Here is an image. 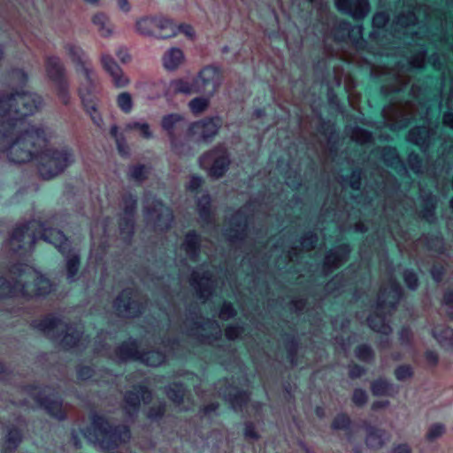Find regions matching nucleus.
<instances>
[{
  "label": "nucleus",
  "mask_w": 453,
  "mask_h": 453,
  "mask_svg": "<svg viewBox=\"0 0 453 453\" xmlns=\"http://www.w3.org/2000/svg\"><path fill=\"white\" fill-rule=\"evenodd\" d=\"M42 105V98L21 89L8 97L0 98V155L11 162L21 164L35 158L43 179H51L73 161L67 149L49 148L46 132L42 125L27 119Z\"/></svg>",
  "instance_id": "obj_1"
},
{
  "label": "nucleus",
  "mask_w": 453,
  "mask_h": 453,
  "mask_svg": "<svg viewBox=\"0 0 453 453\" xmlns=\"http://www.w3.org/2000/svg\"><path fill=\"white\" fill-rule=\"evenodd\" d=\"M52 243L66 257L67 277L73 280L79 267V257L75 252H71L68 240L62 232L56 229L45 228L39 221L33 220L27 225L18 227L13 232L10 242L13 250H30L39 239Z\"/></svg>",
  "instance_id": "obj_2"
},
{
  "label": "nucleus",
  "mask_w": 453,
  "mask_h": 453,
  "mask_svg": "<svg viewBox=\"0 0 453 453\" xmlns=\"http://www.w3.org/2000/svg\"><path fill=\"white\" fill-rule=\"evenodd\" d=\"M19 278L14 284L0 278L1 297L43 296L51 291L49 280L31 266L22 268Z\"/></svg>",
  "instance_id": "obj_3"
},
{
  "label": "nucleus",
  "mask_w": 453,
  "mask_h": 453,
  "mask_svg": "<svg viewBox=\"0 0 453 453\" xmlns=\"http://www.w3.org/2000/svg\"><path fill=\"white\" fill-rule=\"evenodd\" d=\"M65 50L72 60L79 65L77 70L84 80L79 88L82 104L86 111L90 114L93 122L96 126L100 127L102 124V118L97 112L95 104L96 88L94 82L93 72L87 64V57L79 46L73 43L67 44L65 46Z\"/></svg>",
  "instance_id": "obj_4"
},
{
  "label": "nucleus",
  "mask_w": 453,
  "mask_h": 453,
  "mask_svg": "<svg viewBox=\"0 0 453 453\" xmlns=\"http://www.w3.org/2000/svg\"><path fill=\"white\" fill-rule=\"evenodd\" d=\"M83 435L93 444L102 449H110L119 443L129 440L130 433L127 426H121L112 428L109 423L100 416H94L91 427L83 432Z\"/></svg>",
  "instance_id": "obj_5"
},
{
  "label": "nucleus",
  "mask_w": 453,
  "mask_h": 453,
  "mask_svg": "<svg viewBox=\"0 0 453 453\" xmlns=\"http://www.w3.org/2000/svg\"><path fill=\"white\" fill-rule=\"evenodd\" d=\"M35 326L52 339L62 337L61 341L65 345L75 346L80 338L78 332H70L71 328H68L60 319L52 316L46 317Z\"/></svg>",
  "instance_id": "obj_6"
},
{
  "label": "nucleus",
  "mask_w": 453,
  "mask_h": 453,
  "mask_svg": "<svg viewBox=\"0 0 453 453\" xmlns=\"http://www.w3.org/2000/svg\"><path fill=\"white\" fill-rule=\"evenodd\" d=\"M45 69L50 80L54 82L58 97L64 104L68 102V83L65 78L64 67L57 57H48L45 62Z\"/></svg>",
  "instance_id": "obj_7"
},
{
  "label": "nucleus",
  "mask_w": 453,
  "mask_h": 453,
  "mask_svg": "<svg viewBox=\"0 0 453 453\" xmlns=\"http://www.w3.org/2000/svg\"><path fill=\"white\" fill-rule=\"evenodd\" d=\"M229 160L225 148L219 147L203 155L200 165L212 177H220L226 171Z\"/></svg>",
  "instance_id": "obj_8"
},
{
  "label": "nucleus",
  "mask_w": 453,
  "mask_h": 453,
  "mask_svg": "<svg viewBox=\"0 0 453 453\" xmlns=\"http://www.w3.org/2000/svg\"><path fill=\"white\" fill-rule=\"evenodd\" d=\"M221 125L219 117L196 121L189 126L188 135L196 141H207L216 135Z\"/></svg>",
  "instance_id": "obj_9"
},
{
  "label": "nucleus",
  "mask_w": 453,
  "mask_h": 453,
  "mask_svg": "<svg viewBox=\"0 0 453 453\" xmlns=\"http://www.w3.org/2000/svg\"><path fill=\"white\" fill-rule=\"evenodd\" d=\"M123 358H139L147 365L157 366L165 361V356L160 351H148L139 356L134 342L124 343L119 348Z\"/></svg>",
  "instance_id": "obj_10"
},
{
  "label": "nucleus",
  "mask_w": 453,
  "mask_h": 453,
  "mask_svg": "<svg viewBox=\"0 0 453 453\" xmlns=\"http://www.w3.org/2000/svg\"><path fill=\"white\" fill-rule=\"evenodd\" d=\"M337 9L355 19H363L369 12L368 0H335Z\"/></svg>",
  "instance_id": "obj_11"
},
{
  "label": "nucleus",
  "mask_w": 453,
  "mask_h": 453,
  "mask_svg": "<svg viewBox=\"0 0 453 453\" xmlns=\"http://www.w3.org/2000/svg\"><path fill=\"white\" fill-rule=\"evenodd\" d=\"M101 62L104 69L111 75L116 87L123 88L128 85L129 79L110 55H103Z\"/></svg>",
  "instance_id": "obj_12"
},
{
  "label": "nucleus",
  "mask_w": 453,
  "mask_h": 453,
  "mask_svg": "<svg viewBox=\"0 0 453 453\" xmlns=\"http://www.w3.org/2000/svg\"><path fill=\"white\" fill-rule=\"evenodd\" d=\"M196 81L199 84L200 92L204 91L209 87H211L212 91H214L219 84L220 74L217 68L206 66L201 70Z\"/></svg>",
  "instance_id": "obj_13"
},
{
  "label": "nucleus",
  "mask_w": 453,
  "mask_h": 453,
  "mask_svg": "<svg viewBox=\"0 0 453 453\" xmlns=\"http://www.w3.org/2000/svg\"><path fill=\"white\" fill-rule=\"evenodd\" d=\"M167 93L173 94H185L192 95L200 93L199 84L196 82V78H182L172 81L167 88Z\"/></svg>",
  "instance_id": "obj_14"
},
{
  "label": "nucleus",
  "mask_w": 453,
  "mask_h": 453,
  "mask_svg": "<svg viewBox=\"0 0 453 453\" xmlns=\"http://www.w3.org/2000/svg\"><path fill=\"white\" fill-rule=\"evenodd\" d=\"M114 306L118 312L126 317H134L136 315L137 303L132 298V291L124 290L116 299Z\"/></svg>",
  "instance_id": "obj_15"
},
{
  "label": "nucleus",
  "mask_w": 453,
  "mask_h": 453,
  "mask_svg": "<svg viewBox=\"0 0 453 453\" xmlns=\"http://www.w3.org/2000/svg\"><path fill=\"white\" fill-rule=\"evenodd\" d=\"M165 69L173 71L180 66L185 61L183 51L180 48H171L165 51L162 58Z\"/></svg>",
  "instance_id": "obj_16"
},
{
  "label": "nucleus",
  "mask_w": 453,
  "mask_h": 453,
  "mask_svg": "<svg viewBox=\"0 0 453 453\" xmlns=\"http://www.w3.org/2000/svg\"><path fill=\"white\" fill-rule=\"evenodd\" d=\"M157 37L170 38L178 34L177 26L173 21L162 15L157 16Z\"/></svg>",
  "instance_id": "obj_17"
},
{
  "label": "nucleus",
  "mask_w": 453,
  "mask_h": 453,
  "mask_svg": "<svg viewBox=\"0 0 453 453\" xmlns=\"http://www.w3.org/2000/svg\"><path fill=\"white\" fill-rule=\"evenodd\" d=\"M184 125V119L182 116L179 114H168L165 116L162 119V127L165 130L168 134L171 136L172 144H174V133L177 129L182 127Z\"/></svg>",
  "instance_id": "obj_18"
},
{
  "label": "nucleus",
  "mask_w": 453,
  "mask_h": 453,
  "mask_svg": "<svg viewBox=\"0 0 453 453\" xmlns=\"http://www.w3.org/2000/svg\"><path fill=\"white\" fill-rule=\"evenodd\" d=\"M157 16L142 17L135 23V30L142 35L157 36Z\"/></svg>",
  "instance_id": "obj_19"
},
{
  "label": "nucleus",
  "mask_w": 453,
  "mask_h": 453,
  "mask_svg": "<svg viewBox=\"0 0 453 453\" xmlns=\"http://www.w3.org/2000/svg\"><path fill=\"white\" fill-rule=\"evenodd\" d=\"M92 21L101 36L109 37L113 34V27L104 13L94 15Z\"/></svg>",
  "instance_id": "obj_20"
},
{
  "label": "nucleus",
  "mask_w": 453,
  "mask_h": 453,
  "mask_svg": "<svg viewBox=\"0 0 453 453\" xmlns=\"http://www.w3.org/2000/svg\"><path fill=\"white\" fill-rule=\"evenodd\" d=\"M191 284L198 289L201 296H208L211 294L213 281L208 276H203L198 279L196 273H195L191 279Z\"/></svg>",
  "instance_id": "obj_21"
},
{
  "label": "nucleus",
  "mask_w": 453,
  "mask_h": 453,
  "mask_svg": "<svg viewBox=\"0 0 453 453\" xmlns=\"http://www.w3.org/2000/svg\"><path fill=\"white\" fill-rule=\"evenodd\" d=\"M125 132L136 131L144 138H151L152 132L150 131V125L143 120H131L125 125Z\"/></svg>",
  "instance_id": "obj_22"
},
{
  "label": "nucleus",
  "mask_w": 453,
  "mask_h": 453,
  "mask_svg": "<svg viewBox=\"0 0 453 453\" xmlns=\"http://www.w3.org/2000/svg\"><path fill=\"white\" fill-rule=\"evenodd\" d=\"M434 337L443 346L453 349V330L449 327H436Z\"/></svg>",
  "instance_id": "obj_23"
},
{
  "label": "nucleus",
  "mask_w": 453,
  "mask_h": 453,
  "mask_svg": "<svg viewBox=\"0 0 453 453\" xmlns=\"http://www.w3.org/2000/svg\"><path fill=\"white\" fill-rule=\"evenodd\" d=\"M410 142L423 146L428 139V130L426 127H417L412 128L408 134Z\"/></svg>",
  "instance_id": "obj_24"
},
{
  "label": "nucleus",
  "mask_w": 453,
  "mask_h": 453,
  "mask_svg": "<svg viewBox=\"0 0 453 453\" xmlns=\"http://www.w3.org/2000/svg\"><path fill=\"white\" fill-rule=\"evenodd\" d=\"M368 323L370 327L379 333L383 334H388L391 332L390 326L386 322L385 318L380 315H372L368 319Z\"/></svg>",
  "instance_id": "obj_25"
},
{
  "label": "nucleus",
  "mask_w": 453,
  "mask_h": 453,
  "mask_svg": "<svg viewBox=\"0 0 453 453\" xmlns=\"http://www.w3.org/2000/svg\"><path fill=\"white\" fill-rule=\"evenodd\" d=\"M135 207V200L132 197L129 198L127 207H126V215H127V221L124 226H120V231L122 234H130L133 232L134 228V222L132 219V215L134 212Z\"/></svg>",
  "instance_id": "obj_26"
},
{
  "label": "nucleus",
  "mask_w": 453,
  "mask_h": 453,
  "mask_svg": "<svg viewBox=\"0 0 453 453\" xmlns=\"http://www.w3.org/2000/svg\"><path fill=\"white\" fill-rule=\"evenodd\" d=\"M197 243H198V236L196 233H188L183 243L184 250L186 253L191 257L195 258L197 253Z\"/></svg>",
  "instance_id": "obj_27"
},
{
  "label": "nucleus",
  "mask_w": 453,
  "mask_h": 453,
  "mask_svg": "<svg viewBox=\"0 0 453 453\" xmlns=\"http://www.w3.org/2000/svg\"><path fill=\"white\" fill-rule=\"evenodd\" d=\"M372 390L376 395H389L395 392L393 386L384 380H376L372 386Z\"/></svg>",
  "instance_id": "obj_28"
},
{
  "label": "nucleus",
  "mask_w": 453,
  "mask_h": 453,
  "mask_svg": "<svg viewBox=\"0 0 453 453\" xmlns=\"http://www.w3.org/2000/svg\"><path fill=\"white\" fill-rule=\"evenodd\" d=\"M209 106V98L207 97H196L188 103V107L191 112L195 115L203 113Z\"/></svg>",
  "instance_id": "obj_29"
},
{
  "label": "nucleus",
  "mask_w": 453,
  "mask_h": 453,
  "mask_svg": "<svg viewBox=\"0 0 453 453\" xmlns=\"http://www.w3.org/2000/svg\"><path fill=\"white\" fill-rule=\"evenodd\" d=\"M45 409L55 418L58 419H62L64 418V413L62 411V403L58 400H46L42 403Z\"/></svg>",
  "instance_id": "obj_30"
},
{
  "label": "nucleus",
  "mask_w": 453,
  "mask_h": 453,
  "mask_svg": "<svg viewBox=\"0 0 453 453\" xmlns=\"http://www.w3.org/2000/svg\"><path fill=\"white\" fill-rule=\"evenodd\" d=\"M117 104L122 111L130 112L133 108L131 95L127 92L120 93L117 97Z\"/></svg>",
  "instance_id": "obj_31"
},
{
  "label": "nucleus",
  "mask_w": 453,
  "mask_h": 453,
  "mask_svg": "<svg viewBox=\"0 0 453 453\" xmlns=\"http://www.w3.org/2000/svg\"><path fill=\"white\" fill-rule=\"evenodd\" d=\"M383 434V432L379 429L371 431L366 438L367 445L372 448L380 447L384 442Z\"/></svg>",
  "instance_id": "obj_32"
},
{
  "label": "nucleus",
  "mask_w": 453,
  "mask_h": 453,
  "mask_svg": "<svg viewBox=\"0 0 453 453\" xmlns=\"http://www.w3.org/2000/svg\"><path fill=\"white\" fill-rule=\"evenodd\" d=\"M111 134L116 140V143H117L118 150H119V153L122 155L127 154V150H126L124 137H123L122 134H120L119 132V128L117 126L111 127Z\"/></svg>",
  "instance_id": "obj_33"
},
{
  "label": "nucleus",
  "mask_w": 453,
  "mask_h": 453,
  "mask_svg": "<svg viewBox=\"0 0 453 453\" xmlns=\"http://www.w3.org/2000/svg\"><path fill=\"white\" fill-rule=\"evenodd\" d=\"M167 395L174 403H180L184 396V389L182 386L174 385L168 388Z\"/></svg>",
  "instance_id": "obj_34"
},
{
  "label": "nucleus",
  "mask_w": 453,
  "mask_h": 453,
  "mask_svg": "<svg viewBox=\"0 0 453 453\" xmlns=\"http://www.w3.org/2000/svg\"><path fill=\"white\" fill-rule=\"evenodd\" d=\"M144 392L142 393V395H140V392H128L127 393L125 396L126 403L133 408H136L140 403L141 400H145Z\"/></svg>",
  "instance_id": "obj_35"
},
{
  "label": "nucleus",
  "mask_w": 453,
  "mask_h": 453,
  "mask_svg": "<svg viewBox=\"0 0 453 453\" xmlns=\"http://www.w3.org/2000/svg\"><path fill=\"white\" fill-rule=\"evenodd\" d=\"M445 432V427L441 424H434L431 426L427 432V438L431 441L436 440L441 437Z\"/></svg>",
  "instance_id": "obj_36"
},
{
  "label": "nucleus",
  "mask_w": 453,
  "mask_h": 453,
  "mask_svg": "<svg viewBox=\"0 0 453 453\" xmlns=\"http://www.w3.org/2000/svg\"><path fill=\"white\" fill-rule=\"evenodd\" d=\"M404 281L406 285L411 289H415L418 286V277L412 271H406L404 273Z\"/></svg>",
  "instance_id": "obj_37"
},
{
  "label": "nucleus",
  "mask_w": 453,
  "mask_h": 453,
  "mask_svg": "<svg viewBox=\"0 0 453 453\" xmlns=\"http://www.w3.org/2000/svg\"><path fill=\"white\" fill-rule=\"evenodd\" d=\"M412 374L411 368L408 365L400 366L395 370V377L399 380H404Z\"/></svg>",
  "instance_id": "obj_38"
},
{
  "label": "nucleus",
  "mask_w": 453,
  "mask_h": 453,
  "mask_svg": "<svg viewBox=\"0 0 453 453\" xmlns=\"http://www.w3.org/2000/svg\"><path fill=\"white\" fill-rule=\"evenodd\" d=\"M147 173V169L143 165L134 166L130 170V176L135 180H142Z\"/></svg>",
  "instance_id": "obj_39"
},
{
  "label": "nucleus",
  "mask_w": 453,
  "mask_h": 453,
  "mask_svg": "<svg viewBox=\"0 0 453 453\" xmlns=\"http://www.w3.org/2000/svg\"><path fill=\"white\" fill-rule=\"evenodd\" d=\"M356 355L359 359L366 361L371 358L372 350L370 347L366 345H361L357 349Z\"/></svg>",
  "instance_id": "obj_40"
},
{
  "label": "nucleus",
  "mask_w": 453,
  "mask_h": 453,
  "mask_svg": "<svg viewBox=\"0 0 453 453\" xmlns=\"http://www.w3.org/2000/svg\"><path fill=\"white\" fill-rule=\"evenodd\" d=\"M349 425V418L346 415H339L334 421V427L336 429H343Z\"/></svg>",
  "instance_id": "obj_41"
},
{
  "label": "nucleus",
  "mask_w": 453,
  "mask_h": 453,
  "mask_svg": "<svg viewBox=\"0 0 453 453\" xmlns=\"http://www.w3.org/2000/svg\"><path fill=\"white\" fill-rule=\"evenodd\" d=\"M12 79L18 84L23 85L27 81V75L22 70H15L12 73Z\"/></svg>",
  "instance_id": "obj_42"
},
{
  "label": "nucleus",
  "mask_w": 453,
  "mask_h": 453,
  "mask_svg": "<svg viewBox=\"0 0 453 453\" xmlns=\"http://www.w3.org/2000/svg\"><path fill=\"white\" fill-rule=\"evenodd\" d=\"M177 29H178V34L181 33V34L185 35L189 39H193L195 37V31L190 25L181 24L180 26H177Z\"/></svg>",
  "instance_id": "obj_43"
},
{
  "label": "nucleus",
  "mask_w": 453,
  "mask_h": 453,
  "mask_svg": "<svg viewBox=\"0 0 453 453\" xmlns=\"http://www.w3.org/2000/svg\"><path fill=\"white\" fill-rule=\"evenodd\" d=\"M367 395L364 390L356 389L353 395V401L357 405H362L366 402Z\"/></svg>",
  "instance_id": "obj_44"
},
{
  "label": "nucleus",
  "mask_w": 453,
  "mask_h": 453,
  "mask_svg": "<svg viewBox=\"0 0 453 453\" xmlns=\"http://www.w3.org/2000/svg\"><path fill=\"white\" fill-rule=\"evenodd\" d=\"M234 315V309L230 303H224L222 309L220 311V317L222 318H230Z\"/></svg>",
  "instance_id": "obj_45"
},
{
  "label": "nucleus",
  "mask_w": 453,
  "mask_h": 453,
  "mask_svg": "<svg viewBox=\"0 0 453 453\" xmlns=\"http://www.w3.org/2000/svg\"><path fill=\"white\" fill-rule=\"evenodd\" d=\"M388 21V17L384 13H377L372 19V23L375 27H382Z\"/></svg>",
  "instance_id": "obj_46"
},
{
  "label": "nucleus",
  "mask_w": 453,
  "mask_h": 453,
  "mask_svg": "<svg viewBox=\"0 0 453 453\" xmlns=\"http://www.w3.org/2000/svg\"><path fill=\"white\" fill-rule=\"evenodd\" d=\"M102 228V231L104 234L106 233V230L104 228V226L102 224L100 226L98 224H96L91 230V238H92V241H93V244L95 245L96 242V240L100 234V230Z\"/></svg>",
  "instance_id": "obj_47"
},
{
  "label": "nucleus",
  "mask_w": 453,
  "mask_h": 453,
  "mask_svg": "<svg viewBox=\"0 0 453 453\" xmlns=\"http://www.w3.org/2000/svg\"><path fill=\"white\" fill-rule=\"evenodd\" d=\"M116 55L122 63H127L131 58L127 50L125 48H119Z\"/></svg>",
  "instance_id": "obj_48"
},
{
  "label": "nucleus",
  "mask_w": 453,
  "mask_h": 453,
  "mask_svg": "<svg viewBox=\"0 0 453 453\" xmlns=\"http://www.w3.org/2000/svg\"><path fill=\"white\" fill-rule=\"evenodd\" d=\"M202 184V179L197 176H193L188 185V189L190 190H196Z\"/></svg>",
  "instance_id": "obj_49"
},
{
  "label": "nucleus",
  "mask_w": 453,
  "mask_h": 453,
  "mask_svg": "<svg viewBox=\"0 0 453 453\" xmlns=\"http://www.w3.org/2000/svg\"><path fill=\"white\" fill-rule=\"evenodd\" d=\"M226 336L229 339H235L239 336V330L234 326H228L226 329Z\"/></svg>",
  "instance_id": "obj_50"
},
{
  "label": "nucleus",
  "mask_w": 453,
  "mask_h": 453,
  "mask_svg": "<svg viewBox=\"0 0 453 453\" xmlns=\"http://www.w3.org/2000/svg\"><path fill=\"white\" fill-rule=\"evenodd\" d=\"M363 372H364L363 368L358 365H353L350 367V370H349V375L352 378L359 377L363 374Z\"/></svg>",
  "instance_id": "obj_51"
},
{
  "label": "nucleus",
  "mask_w": 453,
  "mask_h": 453,
  "mask_svg": "<svg viewBox=\"0 0 453 453\" xmlns=\"http://www.w3.org/2000/svg\"><path fill=\"white\" fill-rule=\"evenodd\" d=\"M391 453H411V449L407 444H399L393 449Z\"/></svg>",
  "instance_id": "obj_52"
},
{
  "label": "nucleus",
  "mask_w": 453,
  "mask_h": 453,
  "mask_svg": "<svg viewBox=\"0 0 453 453\" xmlns=\"http://www.w3.org/2000/svg\"><path fill=\"white\" fill-rule=\"evenodd\" d=\"M443 123L453 129V113L447 112L443 115Z\"/></svg>",
  "instance_id": "obj_53"
},
{
  "label": "nucleus",
  "mask_w": 453,
  "mask_h": 453,
  "mask_svg": "<svg viewBox=\"0 0 453 453\" xmlns=\"http://www.w3.org/2000/svg\"><path fill=\"white\" fill-rule=\"evenodd\" d=\"M118 5L119 9L124 12H127L130 11L128 0H118Z\"/></svg>",
  "instance_id": "obj_54"
},
{
  "label": "nucleus",
  "mask_w": 453,
  "mask_h": 453,
  "mask_svg": "<svg viewBox=\"0 0 453 453\" xmlns=\"http://www.w3.org/2000/svg\"><path fill=\"white\" fill-rule=\"evenodd\" d=\"M245 436L249 438H256L257 434L254 431V428L251 425H248L245 428Z\"/></svg>",
  "instance_id": "obj_55"
},
{
  "label": "nucleus",
  "mask_w": 453,
  "mask_h": 453,
  "mask_svg": "<svg viewBox=\"0 0 453 453\" xmlns=\"http://www.w3.org/2000/svg\"><path fill=\"white\" fill-rule=\"evenodd\" d=\"M19 439H20V436H19V432H11L8 434V441L10 442L15 443L16 441H19Z\"/></svg>",
  "instance_id": "obj_56"
},
{
  "label": "nucleus",
  "mask_w": 453,
  "mask_h": 453,
  "mask_svg": "<svg viewBox=\"0 0 453 453\" xmlns=\"http://www.w3.org/2000/svg\"><path fill=\"white\" fill-rule=\"evenodd\" d=\"M443 301L446 304L453 303V293L452 292L446 293L444 296Z\"/></svg>",
  "instance_id": "obj_57"
},
{
  "label": "nucleus",
  "mask_w": 453,
  "mask_h": 453,
  "mask_svg": "<svg viewBox=\"0 0 453 453\" xmlns=\"http://www.w3.org/2000/svg\"><path fill=\"white\" fill-rule=\"evenodd\" d=\"M388 403L387 401H378V402H375L372 404V409L373 410H377V409L385 407L386 405H388Z\"/></svg>",
  "instance_id": "obj_58"
},
{
  "label": "nucleus",
  "mask_w": 453,
  "mask_h": 453,
  "mask_svg": "<svg viewBox=\"0 0 453 453\" xmlns=\"http://www.w3.org/2000/svg\"><path fill=\"white\" fill-rule=\"evenodd\" d=\"M362 138L359 140L360 142H366L370 140L371 134L365 131H361Z\"/></svg>",
  "instance_id": "obj_59"
},
{
  "label": "nucleus",
  "mask_w": 453,
  "mask_h": 453,
  "mask_svg": "<svg viewBox=\"0 0 453 453\" xmlns=\"http://www.w3.org/2000/svg\"><path fill=\"white\" fill-rule=\"evenodd\" d=\"M387 151L393 157V160H392V164L398 159V157H397V154H396V150L395 149H392V148H388L387 149Z\"/></svg>",
  "instance_id": "obj_60"
},
{
  "label": "nucleus",
  "mask_w": 453,
  "mask_h": 453,
  "mask_svg": "<svg viewBox=\"0 0 453 453\" xmlns=\"http://www.w3.org/2000/svg\"><path fill=\"white\" fill-rule=\"evenodd\" d=\"M408 19H409V21H408V22H406V23H405V25L411 24V23H413V22L415 21V19H416V18H415L414 14H412V13L409 15ZM399 22H400L401 24H404V22H403V21H402V20H399Z\"/></svg>",
  "instance_id": "obj_61"
},
{
  "label": "nucleus",
  "mask_w": 453,
  "mask_h": 453,
  "mask_svg": "<svg viewBox=\"0 0 453 453\" xmlns=\"http://www.w3.org/2000/svg\"><path fill=\"white\" fill-rule=\"evenodd\" d=\"M427 358H428L431 362H433V363H435V362L437 361V357H436V355H435V354H434V353H428V354H427Z\"/></svg>",
  "instance_id": "obj_62"
},
{
  "label": "nucleus",
  "mask_w": 453,
  "mask_h": 453,
  "mask_svg": "<svg viewBox=\"0 0 453 453\" xmlns=\"http://www.w3.org/2000/svg\"><path fill=\"white\" fill-rule=\"evenodd\" d=\"M433 276L435 279V280H440L439 275L435 273V271H433Z\"/></svg>",
  "instance_id": "obj_63"
},
{
  "label": "nucleus",
  "mask_w": 453,
  "mask_h": 453,
  "mask_svg": "<svg viewBox=\"0 0 453 453\" xmlns=\"http://www.w3.org/2000/svg\"><path fill=\"white\" fill-rule=\"evenodd\" d=\"M85 2L88 3V4H96L99 0H84Z\"/></svg>",
  "instance_id": "obj_64"
}]
</instances>
